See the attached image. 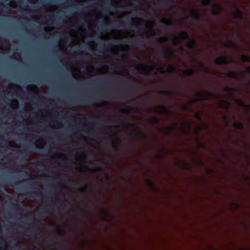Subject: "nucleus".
I'll return each mask as SVG.
<instances>
[{
    "label": "nucleus",
    "mask_w": 250,
    "mask_h": 250,
    "mask_svg": "<svg viewBox=\"0 0 250 250\" xmlns=\"http://www.w3.org/2000/svg\"><path fill=\"white\" fill-rule=\"evenodd\" d=\"M113 46H110V87H111V71L112 70L111 61L112 60V52L111 50ZM111 94L110 93V102L111 101ZM112 106L111 103L110 102V241H112V220L113 217V213L112 212V177H113V158L112 149L114 147V144L115 143L117 147H121L123 145L125 146V151L128 154L133 148V146L129 144H125L124 141L122 140L121 137L118 135L116 137L115 142L113 139V131L112 127L113 121L112 119Z\"/></svg>",
    "instance_id": "f257e3e1"
},
{
    "label": "nucleus",
    "mask_w": 250,
    "mask_h": 250,
    "mask_svg": "<svg viewBox=\"0 0 250 250\" xmlns=\"http://www.w3.org/2000/svg\"><path fill=\"white\" fill-rule=\"evenodd\" d=\"M116 81L118 83V98L121 101H127L133 97L134 92L142 90V86H138L132 83L130 78L117 77Z\"/></svg>",
    "instance_id": "f03ea898"
},
{
    "label": "nucleus",
    "mask_w": 250,
    "mask_h": 250,
    "mask_svg": "<svg viewBox=\"0 0 250 250\" xmlns=\"http://www.w3.org/2000/svg\"><path fill=\"white\" fill-rule=\"evenodd\" d=\"M105 31L107 40L105 43L106 51V92H109V0H105Z\"/></svg>",
    "instance_id": "7ed1b4c3"
},
{
    "label": "nucleus",
    "mask_w": 250,
    "mask_h": 250,
    "mask_svg": "<svg viewBox=\"0 0 250 250\" xmlns=\"http://www.w3.org/2000/svg\"><path fill=\"white\" fill-rule=\"evenodd\" d=\"M136 69L138 72H146V75L149 74V71L156 69L162 73L166 72L164 68L162 67H159L156 65L148 66L145 64H140L136 67Z\"/></svg>",
    "instance_id": "20e7f679"
},
{
    "label": "nucleus",
    "mask_w": 250,
    "mask_h": 250,
    "mask_svg": "<svg viewBox=\"0 0 250 250\" xmlns=\"http://www.w3.org/2000/svg\"><path fill=\"white\" fill-rule=\"evenodd\" d=\"M132 19H129L127 18L123 21H118L115 23V26L117 28H122L126 26L129 28H132L135 29L140 30L141 29V24L133 23L132 24H131V21H132Z\"/></svg>",
    "instance_id": "39448f33"
},
{
    "label": "nucleus",
    "mask_w": 250,
    "mask_h": 250,
    "mask_svg": "<svg viewBox=\"0 0 250 250\" xmlns=\"http://www.w3.org/2000/svg\"><path fill=\"white\" fill-rule=\"evenodd\" d=\"M147 41L144 39L134 40L130 41L126 40L117 42L118 45L120 47H129L128 43L133 44L140 47H145Z\"/></svg>",
    "instance_id": "423d86ee"
},
{
    "label": "nucleus",
    "mask_w": 250,
    "mask_h": 250,
    "mask_svg": "<svg viewBox=\"0 0 250 250\" xmlns=\"http://www.w3.org/2000/svg\"><path fill=\"white\" fill-rule=\"evenodd\" d=\"M197 95L200 98L193 100L192 103L196 104L200 101H207L215 96V94L208 91L199 92Z\"/></svg>",
    "instance_id": "0eeeda50"
},
{
    "label": "nucleus",
    "mask_w": 250,
    "mask_h": 250,
    "mask_svg": "<svg viewBox=\"0 0 250 250\" xmlns=\"http://www.w3.org/2000/svg\"><path fill=\"white\" fill-rule=\"evenodd\" d=\"M106 114L107 116V119L106 121V146L107 149L109 147V108L107 107L106 108ZM107 159L109 158V152L107 150L106 154ZM109 163L108 160H107V163Z\"/></svg>",
    "instance_id": "6e6552de"
},
{
    "label": "nucleus",
    "mask_w": 250,
    "mask_h": 250,
    "mask_svg": "<svg viewBox=\"0 0 250 250\" xmlns=\"http://www.w3.org/2000/svg\"><path fill=\"white\" fill-rule=\"evenodd\" d=\"M97 94V91L95 90L93 91L92 95L90 97L86 98H82L72 99L70 101V103L73 104H84L89 103L91 102L92 100L96 97Z\"/></svg>",
    "instance_id": "1a4fd4ad"
},
{
    "label": "nucleus",
    "mask_w": 250,
    "mask_h": 250,
    "mask_svg": "<svg viewBox=\"0 0 250 250\" xmlns=\"http://www.w3.org/2000/svg\"><path fill=\"white\" fill-rule=\"evenodd\" d=\"M127 125L129 127L132 128L138 129V124L137 123H135L132 122L130 121L127 125L125 122V120L121 119L119 121V123L117 125V126L119 127H124L126 128Z\"/></svg>",
    "instance_id": "9d476101"
},
{
    "label": "nucleus",
    "mask_w": 250,
    "mask_h": 250,
    "mask_svg": "<svg viewBox=\"0 0 250 250\" xmlns=\"http://www.w3.org/2000/svg\"><path fill=\"white\" fill-rule=\"evenodd\" d=\"M161 52L163 54L162 57L164 59L171 57L174 53L173 50L170 47H163Z\"/></svg>",
    "instance_id": "9b49d317"
},
{
    "label": "nucleus",
    "mask_w": 250,
    "mask_h": 250,
    "mask_svg": "<svg viewBox=\"0 0 250 250\" xmlns=\"http://www.w3.org/2000/svg\"><path fill=\"white\" fill-rule=\"evenodd\" d=\"M68 186L74 189L78 190L81 192L85 191L87 190V186L85 185H82L80 183L75 182H69L68 184Z\"/></svg>",
    "instance_id": "f8f14e48"
},
{
    "label": "nucleus",
    "mask_w": 250,
    "mask_h": 250,
    "mask_svg": "<svg viewBox=\"0 0 250 250\" xmlns=\"http://www.w3.org/2000/svg\"><path fill=\"white\" fill-rule=\"evenodd\" d=\"M230 62L227 57L225 56L220 57L215 61V64L217 65H221L223 64H228Z\"/></svg>",
    "instance_id": "ddd939ff"
},
{
    "label": "nucleus",
    "mask_w": 250,
    "mask_h": 250,
    "mask_svg": "<svg viewBox=\"0 0 250 250\" xmlns=\"http://www.w3.org/2000/svg\"><path fill=\"white\" fill-rule=\"evenodd\" d=\"M213 6L214 8L212 10V14L215 16L219 15L223 10L222 7L218 3H214Z\"/></svg>",
    "instance_id": "4468645a"
},
{
    "label": "nucleus",
    "mask_w": 250,
    "mask_h": 250,
    "mask_svg": "<svg viewBox=\"0 0 250 250\" xmlns=\"http://www.w3.org/2000/svg\"><path fill=\"white\" fill-rule=\"evenodd\" d=\"M155 111L159 113H170L171 112L168 110L167 106L164 105H160L155 107Z\"/></svg>",
    "instance_id": "2eb2a0df"
},
{
    "label": "nucleus",
    "mask_w": 250,
    "mask_h": 250,
    "mask_svg": "<svg viewBox=\"0 0 250 250\" xmlns=\"http://www.w3.org/2000/svg\"><path fill=\"white\" fill-rule=\"evenodd\" d=\"M192 18L195 20H199L201 19L202 16L197 8L193 9L190 12Z\"/></svg>",
    "instance_id": "dca6fc26"
},
{
    "label": "nucleus",
    "mask_w": 250,
    "mask_h": 250,
    "mask_svg": "<svg viewBox=\"0 0 250 250\" xmlns=\"http://www.w3.org/2000/svg\"><path fill=\"white\" fill-rule=\"evenodd\" d=\"M192 18L195 20H199L201 19L202 16L197 8L193 9L190 12Z\"/></svg>",
    "instance_id": "f3484780"
},
{
    "label": "nucleus",
    "mask_w": 250,
    "mask_h": 250,
    "mask_svg": "<svg viewBox=\"0 0 250 250\" xmlns=\"http://www.w3.org/2000/svg\"><path fill=\"white\" fill-rule=\"evenodd\" d=\"M243 15V12L238 8L236 9V11L234 13V17L237 19L241 20H243L244 19Z\"/></svg>",
    "instance_id": "a211bd4d"
},
{
    "label": "nucleus",
    "mask_w": 250,
    "mask_h": 250,
    "mask_svg": "<svg viewBox=\"0 0 250 250\" xmlns=\"http://www.w3.org/2000/svg\"><path fill=\"white\" fill-rule=\"evenodd\" d=\"M198 45V42L195 40H192L188 43L187 46L189 49H194L197 47Z\"/></svg>",
    "instance_id": "6ab92c4d"
},
{
    "label": "nucleus",
    "mask_w": 250,
    "mask_h": 250,
    "mask_svg": "<svg viewBox=\"0 0 250 250\" xmlns=\"http://www.w3.org/2000/svg\"><path fill=\"white\" fill-rule=\"evenodd\" d=\"M50 241L53 243L58 244L60 246V248L62 250H65L63 246L62 245V244L59 242V237L57 236H54L51 239H50Z\"/></svg>",
    "instance_id": "aec40b11"
},
{
    "label": "nucleus",
    "mask_w": 250,
    "mask_h": 250,
    "mask_svg": "<svg viewBox=\"0 0 250 250\" xmlns=\"http://www.w3.org/2000/svg\"><path fill=\"white\" fill-rule=\"evenodd\" d=\"M226 76L230 78L238 79L239 78V74L238 72L229 71L226 73Z\"/></svg>",
    "instance_id": "412c9836"
},
{
    "label": "nucleus",
    "mask_w": 250,
    "mask_h": 250,
    "mask_svg": "<svg viewBox=\"0 0 250 250\" xmlns=\"http://www.w3.org/2000/svg\"><path fill=\"white\" fill-rule=\"evenodd\" d=\"M236 102L240 106L245 108L248 111H250V104H247L244 102L239 100H237Z\"/></svg>",
    "instance_id": "4be33fe9"
},
{
    "label": "nucleus",
    "mask_w": 250,
    "mask_h": 250,
    "mask_svg": "<svg viewBox=\"0 0 250 250\" xmlns=\"http://www.w3.org/2000/svg\"><path fill=\"white\" fill-rule=\"evenodd\" d=\"M230 106V103L226 100L221 101L219 103L220 108L228 109Z\"/></svg>",
    "instance_id": "5701e85b"
},
{
    "label": "nucleus",
    "mask_w": 250,
    "mask_h": 250,
    "mask_svg": "<svg viewBox=\"0 0 250 250\" xmlns=\"http://www.w3.org/2000/svg\"><path fill=\"white\" fill-rule=\"evenodd\" d=\"M119 112L120 113L126 114L130 115L131 113V110L129 108L121 107L119 108Z\"/></svg>",
    "instance_id": "b1692460"
},
{
    "label": "nucleus",
    "mask_w": 250,
    "mask_h": 250,
    "mask_svg": "<svg viewBox=\"0 0 250 250\" xmlns=\"http://www.w3.org/2000/svg\"><path fill=\"white\" fill-rule=\"evenodd\" d=\"M160 22L163 24H166L168 25L172 26L173 25V23L169 18H162Z\"/></svg>",
    "instance_id": "393cba45"
},
{
    "label": "nucleus",
    "mask_w": 250,
    "mask_h": 250,
    "mask_svg": "<svg viewBox=\"0 0 250 250\" xmlns=\"http://www.w3.org/2000/svg\"><path fill=\"white\" fill-rule=\"evenodd\" d=\"M183 73L184 74H185L186 76H191L194 75L196 72L193 69H189L187 70L183 71Z\"/></svg>",
    "instance_id": "a878e982"
},
{
    "label": "nucleus",
    "mask_w": 250,
    "mask_h": 250,
    "mask_svg": "<svg viewBox=\"0 0 250 250\" xmlns=\"http://www.w3.org/2000/svg\"><path fill=\"white\" fill-rule=\"evenodd\" d=\"M234 126L235 128L242 129L244 128V125L242 122L237 121L234 123Z\"/></svg>",
    "instance_id": "bb28decb"
},
{
    "label": "nucleus",
    "mask_w": 250,
    "mask_h": 250,
    "mask_svg": "<svg viewBox=\"0 0 250 250\" xmlns=\"http://www.w3.org/2000/svg\"><path fill=\"white\" fill-rule=\"evenodd\" d=\"M26 194L31 197L34 198V199L38 202H42V201L43 198L41 196H36L35 197L33 195V194L30 192H26Z\"/></svg>",
    "instance_id": "cd10ccee"
},
{
    "label": "nucleus",
    "mask_w": 250,
    "mask_h": 250,
    "mask_svg": "<svg viewBox=\"0 0 250 250\" xmlns=\"http://www.w3.org/2000/svg\"><path fill=\"white\" fill-rule=\"evenodd\" d=\"M180 38L183 40H188L189 38L188 33L187 31H183L180 34Z\"/></svg>",
    "instance_id": "c85d7f7f"
},
{
    "label": "nucleus",
    "mask_w": 250,
    "mask_h": 250,
    "mask_svg": "<svg viewBox=\"0 0 250 250\" xmlns=\"http://www.w3.org/2000/svg\"><path fill=\"white\" fill-rule=\"evenodd\" d=\"M160 122V119L156 117H152L150 120V124L152 125H157Z\"/></svg>",
    "instance_id": "c756f323"
},
{
    "label": "nucleus",
    "mask_w": 250,
    "mask_h": 250,
    "mask_svg": "<svg viewBox=\"0 0 250 250\" xmlns=\"http://www.w3.org/2000/svg\"><path fill=\"white\" fill-rule=\"evenodd\" d=\"M176 67L173 65H169L167 68V72L168 73H174L176 72Z\"/></svg>",
    "instance_id": "7c9ffc66"
},
{
    "label": "nucleus",
    "mask_w": 250,
    "mask_h": 250,
    "mask_svg": "<svg viewBox=\"0 0 250 250\" xmlns=\"http://www.w3.org/2000/svg\"><path fill=\"white\" fill-rule=\"evenodd\" d=\"M32 185L33 183H28L26 184H24L21 185V188L19 189L21 190H26L29 188V187L32 186Z\"/></svg>",
    "instance_id": "2f4dec72"
},
{
    "label": "nucleus",
    "mask_w": 250,
    "mask_h": 250,
    "mask_svg": "<svg viewBox=\"0 0 250 250\" xmlns=\"http://www.w3.org/2000/svg\"><path fill=\"white\" fill-rule=\"evenodd\" d=\"M46 198L48 200H52L54 196V193L51 190H47L45 191Z\"/></svg>",
    "instance_id": "473e14b6"
},
{
    "label": "nucleus",
    "mask_w": 250,
    "mask_h": 250,
    "mask_svg": "<svg viewBox=\"0 0 250 250\" xmlns=\"http://www.w3.org/2000/svg\"><path fill=\"white\" fill-rule=\"evenodd\" d=\"M36 148H37V150L38 151L43 152L45 154H47L49 152V149L47 148H44L43 147H39L38 146L36 147Z\"/></svg>",
    "instance_id": "72a5a7b5"
},
{
    "label": "nucleus",
    "mask_w": 250,
    "mask_h": 250,
    "mask_svg": "<svg viewBox=\"0 0 250 250\" xmlns=\"http://www.w3.org/2000/svg\"><path fill=\"white\" fill-rule=\"evenodd\" d=\"M59 159H62L61 162L62 163H63L64 164L68 163V159H67V157L64 156V154H60V156H59Z\"/></svg>",
    "instance_id": "f704fd0d"
},
{
    "label": "nucleus",
    "mask_w": 250,
    "mask_h": 250,
    "mask_svg": "<svg viewBox=\"0 0 250 250\" xmlns=\"http://www.w3.org/2000/svg\"><path fill=\"white\" fill-rule=\"evenodd\" d=\"M76 168L78 170H82L83 169H88V167L86 165H83L81 163H79V164H78Z\"/></svg>",
    "instance_id": "c9c22d12"
},
{
    "label": "nucleus",
    "mask_w": 250,
    "mask_h": 250,
    "mask_svg": "<svg viewBox=\"0 0 250 250\" xmlns=\"http://www.w3.org/2000/svg\"><path fill=\"white\" fill-rule=\"evenodd\" d=\"M226 46L228 48H236V46L232 41H229L226 44Z\"/></svg>",
    "instance_id": "e433bc0d"
},
{
    "label": "nucleus",
    "mask_w": 250,
    "mask_h": 250,
    "mask_svg": "<svg viewBox=\"0 0 250 250\" xmlns=\"http://www.w3.org/2000/svg\"><path fill=\"white\" fill-rule=\"evenodd\" d=\"M88 123L90 125H97L99 123V121L97 119H91Z\"/></svg>",
    "instance_id": "4c0bfd02"
},
{
    "label": "nucleus",
    "mask_w": 250,
    "mask_h": 250,
    "mask_svg": "<svg viewBox=\"0 0 250 250\" xmlns=\"http://www.w3.org/2000/svg\"><path fill=\"white\" fill-rule=\"evenodd\" d=\"M202 4L205 6H210L212 4L211 0H203Z\"/></svg>",
    "instance_id": "58836bf2"
},
{
    "label": "nucleus",
    "mask_w": 250,
    "mask_h": 250,
    "mask_svg": "<svg viewBox=\"0 0 250 250\" xmlns=\"http://www.w3.org/2000/svg\"><path fill=\"white\" fill-rule=\"evenodd\" d=\"M116 55L119 58H125V57H126L128 56V54L127 53H125V52H124L123 53H120V52H118L116 53Z\"/></svg>",
    "instance_id": "ea45409f"
},
{
    "label": "nucleus",
    "mask_w": 250,
    "mask_h": 250,
    "mask_svg": "<svg viewBox=\"0 0 250 250\" xmlns=\"http://www.w3.org/2000/svg\"><path fill=\"white\" fill-rule=\"evenodd\" d=\"M101 81L100 78H95L92 80L91 83L94 84H98Z\"/></svg>",
    "instance_id": "a19ab883"
},
{
    "label": "nucleus",
    "mask_w": 250,
    "mask_h": 250,
    "mask_svg": "<svg viewBox=\"0 0 250 250\" xmlns=\"http://www.w3.org/2000/svg\"><path fill=\"white\" fill-rule=\"evenodd\" d=\"M160 93L168 96H171L172 94V92L169 90H161Z\"/></svg>",
    "instance_id": "79ce46f5"
},
{
    "label": "nucleus",
    "mask_w": 250,
    "mask_h": 250,
    "mask_svg": "<svg viewBox=\"0 0 250 250\" xmlns=\"http://www.w3.org/2000/svg\"><path fill=\"white\" fill-rule=\"evenodd\" d=\"M242 62H250V57L243 55L242 57Z\"/></svg>",
    "instance_id": "37998d69"
},
{
    "label": "nucleus",
    "mask_w": 250,
    "mask_h": 250,
    "mask_svg": "<svg viewBox=\"0 0 250 250\" xmlns=\"http://www.w3.org/2000/svg\"><path fill=\"white\" fill-rule=\"evenodd\" d=\"M50 124L55 125H60L61 124V123L57 120H53L50 122Z\"/></svg>",
    "instance_id": "c03bdc74"
},
{
    "label": "nucleus",
    "mask_w": 250,
    "mask_h": 250,
    "mask_svg": "<svg viewBox=\"0 0 250 250\" xmlns=\"http://www.w3.org/2000/svg\"><path fill=\"white\" fill-rule=\"evenodd\" d=\"M194 117L198 120L199 121H202V116L200 113H196L194 114Z\"/></svg>",
    "instance_id": "a18cd8bd"
},
{
    "label": "nucleus",
    "mask_w": 250,
    "mask_h": 250,
    "mask_svg": "<svg viewBox=\"0 0 250 250\" xmlns=\"http://www.w3.org/2000/svg\"><path fill=\"white\" fill-rule=\"evenodd\" d=\"M33 219L31 217H27L25 220L24 223L27 224H30L33 223Z\"/></svg>",
    "instance_id": "49530a36"
},
{
    "label": "nucleus",
    "mask_w": 250,
    "mask_h": 250,
    "mask_svg": "<svg viewBox=\"0 0 250 250\" xmlns=\"http://www.w3.org/2000/svg\"><path fill=\"white\" fill-rule=\"evenodd\" d=\"M234 88H231L229 86H226L225 87V88L224 89V90L226 92H229L230 93H232L234 91Z\"/></svg>",
    "instance_id": "de8ad7c7"
},
{
    "label": "nucleus",
    "mask_w": 250,
    "mask_h": 250,
    "mask_svg": "<svg viewBox=\"0 0 250 250\" xmlns=\"http://www.w3.org/2000/svg\"><path fill=\"white\" fill-rule=\"evenodd\" d=\"M163 129L166 132L167 134H169L172 129V127H166L163 128Z\"/></svg>",
    "instance_id": "09e8293b"
},
{
    "label": "nucleus",
    "mask_w": 250,
    "mask_h": 250,
    "mask_svg": "<svg viewBox=\"0 0 250 250\" xmlns=\"http://www.w3.org/2000/svg\"><path fill=\"white\" fill-rule=\"evenodd\" d=\"M146 182H147V184L151 187H154V184L153 182L150 179H146Z\"/></svg>",
    "instance_id": "8fccbe9b"
},
{
    "label": "nucleus",
    "mask_w": 250,
    "mask_h": 250,
    "mask_svg": "<svg viewBox=\"0 0 250 250\" xmlns=\"http://www.w3.org/2000/svg\"><path fill=\"white\" fill-rule=\"evenodd\" d=\"M0 244L1 246H6L7 245V243L5 239L1 238L0 241Z\"/></svg>",
    "instance_id": "3c124183"
},
{
    "label": "nucleus",
    "mask_w": 250,
    "mask_h": 250,
    "mask_svg": "<svg viewBox=\"0 0 250 250\" xmlns=\"http://www.w3.org/2000/svg\"><path fill=\"white\" fill-rule=\"evenodd\" d=\"M138 134H139V137L141 138H146V134L143 131L139 130L138 131Z\"/></svg>",
    "instance_id": "603ef678"
},
{
    "label": "nucleus",
    "mask_w": 250,
    "mask_h": 250,
    "mask_svg": "<svg viewBox=\"0 0 250 250\" xmlns=\"http://www.w3.org/2000/svg\"><path fill=\"white\" fill-rule=\"evenodd\" d=\"M146 33L151 34L152 35H155V31L154 30H148L146 31Z\"/></svg>",
    "instance_id": "864d4df0"
},
{
    "label": "nucleus",
    "mask_w": 250,
    "mask_h": 250,
    "mask_svg": "<svg viewBox=\"0 0 250 250\" xmlns=\"http://www.w3.org/2000/svg\"><path fill=\"white\" fill-rule=\"evenodd\" d=\"M160 40L161 42L167 41V36L161 37L160 38Z\"/></svg>",
    "instance_id": "5fc2aeb1"
},
{
    "label": "nucleus",
    "mask_w": 250,
    "mask_h": 250,
    "mask_svg": "<svg viewBox=\"0 0 250 250\" xmlns=\"http://www.w3.org/2000/svg\"><path fill=\"white\" fill-rule=\"evenodd\" d=\"M169 2H160V5L161 7H164L166 5H168Z\"/></svg>",
    "instance_id": "6e6d98bb"
},
{
    "label": "nucleus",
    "mask_w": 250,
    "mask_h": 250,
    "mask_svg": "<svg viewBox=\"0 0 250 250\" xmlns=\"http://www.w3.org/2000/svg\"><path fill=\"white\" fill-rule=\"evenodd\" d=\"M72 211L76 213V215H79V216H80L81 217H83V214H82V213H76V211L74 210H72Z\"/></svg>",
    "instance_id": "4d7b16f0"
},
{
    "label": "nucleus",
    "mask_w": 250,
    "mask_h": 250,
    "mask_svg": "<svg viewBox=\"0 0 250 250\" xmlns=\"http://www.w3.org/2000/svg\"><path fill=\"white\" fill-rule=\"evenodd\" d=\"M25 159L23 157L21 156L20 159V162H22L23 161H25Z\"/></svg>",
    "instance_id": "13d9d810"
},
{
    "label": "nucleus",
    "mask_w": 250,
    "mask_h": 250,
    "mask_svg": "<svg viewBox=\"0 0 250 250\" xmlns=\"http://www.w3.org/2000/svg\"><path fill=\"white\" fill-rule=\"evenodd\" d=\"M198 64L202 67L204 68V64L203 63V62H200V61H199L198 62Z\"/></svg>",
    "instance_id": "bf43d9fd"
},
{
    "label": "nucleus",
    "mask_w": 250,
    "mask_h": 250,
    "mask_svg": "<svg viewBox=\"0 0 250 250\" xmlns=\"http://www.w3.org/2000/svg\"><path fill=\"white\" fill-rule=\"evenodd\" d=\"M25 232H28L30 230L29 228H24Z\"/></svg>",
    "instance_id": "052dcab7"
},
{
    "label": "nucleus",
    "mask_w": 250,
    "mask_h": 250,
    "mask_svg": "<svg viewBox=\"0 0 250 250\" xmlns=\"http://www.w3.org/2000/svg\"><path fill=\"white\" fill-rule=\"evenodd\" d=\"M16 206L19 209H22V207L20 205H16Z\"/></svg>",
    "instance_id": "680f3d73"
},
{
    "label": "nucleus",
    "mask_w": 250,
    "mask_h": 250,
    "mask_svg": "<svg viewBox=\"0 0 250 250\" xmlns=\"http://www.w3.org/2000/svg\"><path fill=\"white\" fill-rule=\"evenodd\" d=\"M77 8L78 9V10L81 12V13H83V8H79V7H77Z\"/></svg>",
    "instance_id": "e2e57ef3"
},
{
    "label": "nucleus",
    "mask_w": 250,
    "mask_h": 250,
    "mask_svg": "<svg viewBox=\"0 0 250 250\" xmlns=\"http://www.w3.org/2000/svg\"><path fill=\"white\" fill-rule=\"evenodd\" d=\"M106 217H107V219H108L109 218V211L107 210V212H106Z\"/></svg>",
    "instance_id": "0e129e2a"
},
{
    "label": "nucleus",
    "mask_w": 250,
    "mask_h": 250,
    "mask_svg": "<svg viewBox=\"0 0 250 250\" xmlns=\"http://www.w3.org/2000/svg\"><path fill=\"white\" fill-rule=\"evenodd\" d=\"M84 47H79V48H77V50L78 51H81L82 49H83Z\"/></svg>",
    "instance_id": "69168bd1"
},
{
    "label": "nucleus",
    "mask_w": 250,
    "mask_h": 250,
    "mask_svg": "<svg viewBox=\"0 0 250 250\" xmlns=\"http://www.w3.org/2000/svg\"><path fill=\"white\" fill-rule=\"evenodd\" d=\"M247 71L248 73H250V66L247 68Z\"/></svg>",
    "instance_id": "338daca9"
},
{
    "label": "nucleus",
    "mask_w": 250,
    "mask_h": 250,
    "mask_svg": "<svg viewBox=\"0 0 250 250\" xmlns=\"http://www.w3.org/2000/svg\"><path fill=\"white\" fill-rule=\"evenodd\" d=\"M0 49L2 50L5 49V48L4 47L3 45H2L1 43H0Z\"/></svg>",
    "instance_id": "774afa93"
}]
</instances>
